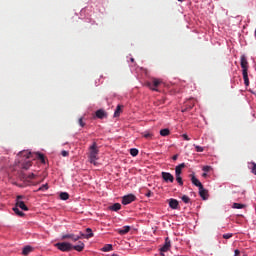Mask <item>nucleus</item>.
I'll return each instance as SVG.
<instances>
[{"instance_id": "obj_1", "label": "nucleus", "mask_w": 256, "mask_h": 256, "mask_svg": "<svg viewBox=\"0 0 256 256\" xmlns=\"http://www.w3.org/2000/svg\"><path fill=\"white\" fill-rule=\"evenodd\" d=\"M89 151L90 163H92V165H97V159H99V157H97L99 155V147H97V142H93L89 148Z\"/></svg>"}, {"instance_id": "obj_2", "label": "nucleus", "mask_w": 256, "mask_h": 256, "mask_svg": "<svg viewBox=\"0 0 256 256\" xmlns=\"http://www.w3.org/2000/svg\"><path fill=\"white\" fill-rule=\"evenodd\" d=\"M55 247L59 249V251H63L64 253H68L73 250V244L69 242H58L55 244Z\"/></svg>"}, {"instance_id": "obj_3", "label": "nucleus", "mask_w": 256, "mask_h": 256, "mask_svg": "<svg viewBox=\"0 0 256 256\" xmlns=\"http://www.w3.org/2000/svg\"><path fill=\"white\" fill-rule=\"evenodd\" d=\"M161 83H162L161 79L152 78V82H146V85L152 91H159V89H157V87H159Z\"/></svg>"}, {"instance_id": "obj_4", "label": "nucleus", "mask_w": 256, "mask_h": 256, "mask_svg": "<svg viewBox=\"0 0 256 256\" xmlns=\"http://www.w3.org/2000/svg\"><path fill=\"white\" fill-rule=\"evenodd\" d=\"M161 177L165 183H173L175 181V177L169 172H162Z\"/></svg>"}, {"instance_id": "obj_5", "label": "nucleus", "mask_w": 256, "mask_h": 256, "mask_svg": "<svg viewBox=\"0 0 256 256\" xmlns=\"http://www.w3.org/2000/svg\"><path fill=\"white\" fill-rule=\"evenodd\" d=\"M137 197L133 194H128L122 198V205H129L130 203H133Z\"/></svg>"}, {"instance_id": "obj_6", "label": "nucleus", "mask_w": 256, "mask_h": 256, "mask_svg": "<svg viewBox=\"0 0 256 256\" xmlns=\"http://www.w3.org/2000/svg\"><path fill=\"white\" fill-rule=\"evenodd\" d=\"M240 65L243 71H249V62L247 61V57L245 55H242L240 57Z\"/></svg>"}, {"instance_id": "obj_7", "label": "nucleus", "mask_w": 256, "mask_h": 256, "mask_svg": "<svg viewBox=\"0 0 256 256\" xmlns=\"http://www.w3.org/2000/svg\"><path fill=\"white\" fill-rule=\"evenodd\" d=\"M65 239H71V241H73L75 243V242L79 241V239H82V238H81V234H79V235L64 234V235H62V240H65Z\"/></svg>"}, {"instance_id": "obj_8", "label": "nucleus", "mask_w": 256, "mask_h": 256, "mask_svg": "<svg viewBox=\"0 0 256 256\" xmlns=\"http://www.w3.org/2000/svg\"><path fill=\"white\" fill-rule=\"evenodd\" d=\"M86 233H87V234H85V233H83V232H79V235H80V237H81L82 239H91V237L94 236L93 230H92L91 228H87V229H86Z\"/></svg>"}, {"instance_id": "obj_9", "label": "nucleus", "mask_w": 256, "mask_h": 256, "mask_svg": "<svg viewBox=\"0 0 256 256\" xmlns=\"http://www.w3.org/2000/svg\"><path fill=\"white\" fill-rule=\"evenodd\" d=\"M171 249V240H169V237L165 239V244L163 247L160 249L161 253H167Z\"/></svg>"}, {"instance_id": "obj_10", "label": "nucleus", "mask_w": 256, "mask_h": 256, "mask_svg": "<svg viewBox=\"0 0 256 256\" xmlns=\"http://www.w3.org/2000/svg\"><path fill=\"white\" fill-rule=\"evenodd\" d=\"M199 195L204 201L209 199V191H207V189H205L203 186L199 188Z\"/></svg>"}, {"instance_id": "obj_11", "label": "nucleus", "mask_w": 256, "mask_h": 256, "mask_svg": "<svg viewBox=\"0 0 256 256\" xmlns=\"http://www.w3.org/2000/svg\"><path fill=\"white\" fill-rule=\"evenodd\" d=\"M15 207H17L18 209H22V211H29V207L25 205L24 201H17Z\"/></svg>"}, {"instance_id": "obj_12", "label": "nucleus", "mask_w": 256, "mask_h": 256, "mask_svg": "<svg viewBox=\"0 0 256 256\" xmlns=\"http://www.w3.org/2000/svg\"><path fill=\"white\" fill-rule=\"evenodd\" d=\"M72 249H74V251H78L79 253H81V251L85 249V243L79 241L77 245H72Z\"/></svg>"}, {"instance_id": "obj_13", "label": "nucleus", "mask_w": 256, "mask_h": 256, "mask_svg": "<svg viewBox=\"0 0 256 256\" xmlns=\"http://www.w3.org/2000/svg\"><path fill=\"white\" fill-rule=\"evenodd\" d=\"M169 207L170 209H179V201H177V199L171 198L169 200Z\"/></svg>"}, {"instance_id": "obj_14", "label": "nucleus", "mask_w": 256, "mask_h": 256, "mask_svg": "<svg viewBox=\"0 0 256 256\" xmlns=\"http://www.w3.org/2000/svg\"><path fill=\"white\" fill-rule=\"evenodd\" d=\"M193 107H195V100L190 99L186 102V109L182 110V113H185L188 109H193Z\"/></svg>"}, {"instance_id": "obj_15", "label": "nucleus", "mask_w": 256, "mask_h": 256, "mask_svg": "<svg viewBox=\"0 0 256 256\" xmlns=\"http://www.w3.org/2000/svg\"><path fill=\"white\" fill-rule=\"evenodd\" d=\"M96 117L98 119H105V117H107V112H105L103 109H99L96 111Z\"/></svg>"}, {"instance_id": "obj_16", "label": "nucleus", "mask_w": 256, "mask_h": 256, "mask_svg": "<svg viewBox=\"0 0 256 256\" xmlns=\"http://www.w3.org/2000/svg\"><path fill=\"white\" fill-rule=\"evenodd\" d=\"M183 169H185V163H181L180 165L176 166L175 175L181 176V171H183Z\"/></svg>"}, {"instance_id": "obj_17", "label": "nucleus", "mask_w": 256, "mask_h": 256, "mask_svg": "<svg viewBox=\"0 0 256 256\" xmlns=\"http://www.w3.org/2000/svg\"><path fill=\"white\" fill-rule=\"evenodd\" d=\"M191 182L193 183V185H195V187H198L199 189L203 187V184L201 183V181H199V179H197V177L195 176H192Z\"/></svg>"}, {"instance_id": "obj_18", "label": "nucleus", "mask_w": 256, "mask_h": 256, "mask_svg": "<svg viewBox=\"0 0 256 256\" xmlns=\"http://www.w3.org/2000/svg\"><path fill=\"white\" fill-rule=\"evenodd\" d=\"M243 75V79H244V85H246V87H249V73L248 71H243L242 72Z\"/></svg>"}, {"instance_id": "obj_19", "label": "nucleus", "mask_w": 256, "mask_h": 256, "mask_svg": "<svg viewBox=\"0 0 256 256\" xmlns=\"http://www.w3.org/2000/svg\"><path fill=\"white\" fill-rule=\"evenodd\" d=\"M21 177H22L23 181H29V180H31V179H35L36 175H35L34 173H31V174H29V175H27V174H22Z\"/></svg>"}, {"instance_id": "obj_20", "label": "nucleus", "mask_w": 256, "mask_h": 256, "mask_svg": "<svg viewBox=\"0 0 256 256\" xmlns=\"http://www.w3.org/2000/svg\"><path fill=\"white\" fill-rule=\"evenodd\" d=\"M131 231V227L130 226H124L123 229H120L118 231L119 235H127V233Z\"/></svg>"}, {"instance_id": "obj_21", "label": "nucleus", "mask_w": 256, "mask_h": 256, "mask_svg": "<svg viewBox=\"0 0 256 256\" xmlns=\"http://www.w3.org/2000/svg\"><path fill=\"white\" fill-rule=\"evenodd\" d=\"M31 251H33V247L31 246H25L22 250V255H29V253H31Z\"/></svg>"}, {"instance_id": "obj_22", "label": "nucleus", "mask_w": 256, "mask_h": 256, "mask_svg": "<svg viewBox=\"0 0 256 256\" xmlns=\"http://www.w3.org/2000/svg\"><path fill=\"white\" fill-rule=\"evenodd\" d=\"M122 111H123V105H118L114 112V117H119V115H121Z\"/></svg>"}, {"instance_id": "obj_23", "label": "nucleus", "mask_w": 256, "mask_h": 256, "mask_svg": "<svg viewBox=\"0 0 256 256\" xmlns=\"http://www.w3.org/2000/svg\"><path fill=\"white\" fill-rule=\"evenodd\" d=\"M249 169H251V173H253L254 175H256V163L255 162H250L248 164Z\"/></svg>"}, {"instance_id": "obj_24", "label": "nucleus", "mask_w": 256, "mask_h": 256, "mask_svg": "<svg viewBox=\"0 0 256 256\" xmlns=\"http://www.w3.org/2000/svg\"><path fill=\"white\" fill-rule=\"evenodd\" d=\"M170 133H171V132L169 131L168 128H165V129L160 130V135H161L162 137H167V136H169Z\"/></svg>"}, {"instance_id": "obj_25", "label": "nucleus", "mask_w": 256, "mask_h": 256, "mask_svg": "<svg viewBox=\"0 0 256 256\" xmlns=\"http://www.w3.org/2000/svg\"><path fill=\"white\" fill-rule=\"evenodd\" d=\"M111 211H119L121 210V205L119 203H115L112 206H110Z\"/></svg>"}, {"instance_id": "obj_26", "label": "nucleus", "mask_w": 256, "mask_h": 256, "mask_svg": "<svg viewBox=\"0 0 256 256\" xmlns=\"http://www.w3.org/2000/svg\"><path fill=\"white\" fill-rule=\"evenodd\" d=\"M14 213H16V215H18L19 217H25V213L21 212V210H19V208H17V206H15L13 208Z\"/></svg>"}, {"instance_id": "obj_27", "label": "nucleus", "mask_w": 256, "mask_h": 256, "mask_svg": "<svg viewBox=\"0 0 256 256\" xmlns=\"http://www.w3.org/2000/svg\"><path fill=\"white\" fill-rule=\"evenodd\" d=\"M60 199H61L62 201H67V199H69V193H67V192H61V193H60Z\"/></svg>"}, {"instance_id": "obj_28", "label": "nucleus", "mask_w": 256, "mask_h": 256, "mask_svg": "<svg viewBox=\"0 0 256 256\" xmlns=\"http://www.w3.org/2000/svg\"><path fill=\"white\" fill-rule=\"evenodd\" d=\"M113 250V245L111 244H106L103 248L102 251H104L105 253L112 251Z\"/></svg>"}, {"instance_id": "obj_29", "label": "nucleus", "mask_w": 256, "mask_h": 256, "mask_svg": "<svg viewBox=\"0 0 256 256\" xmlns=\"http://www.w3.org/2000/svg\"><path fill=\"white\" fill-rule=\"evenodd\" d=\"M19 155H21L22 157H26V159L31 158V152H29V151H22L19 153Z\"/></svg>"}, {"instance_id": "obj_30", "label": "nucleus", "mask_w": 256, "mask_h": 256, "mask_svg": "<svg viewBox=\"0 0 256 256\" xmlns=\"http://www.w3.org/2000/svg\"><path fill=\"white\" fill-rule=\"evenodd\" d=\"M142 135L145 139H149V140L153 139V133L151 132H143Z\"/></svg>"}, {"instance_id": "obj_31", "label": "nucleus", "mask_w": 256, "mask_h": 256, "mask_svg": "<svg viewBox=\"0 0 256 256\" xmlns=\"http://www.w3.org/2000/svg\"><path fill=\"white\" fill-rule=\"evenodd\" d=\"M130 155H132V157H137L139 155V150L137 148L130 149Z\"/></svg>"}, {"instance_id": "obj_32", "label": "nucleus", "mask_w": 256, "mask_h": 256, "mask_svg": "<svg viewBox=\"0 0 256 256\" xmlns=\"http://www.w3.org/2000/svg\"><path fill=\"white\" fill-rule=\"evenodd\" d=\"M232 207L233 209H244L245 204L234 203Z\"/></svg>"}, {"instance_id": "obj_33", "label": "nucleus", "mask_w": 256, "mask_h": 256, "mask_svg": "<svg viewBox=\"0 0 256 256\" xmlns=\"http://www.w3.org/2000/svg\"><path fill=\"white\" fill-rule=\"evenodd\" d=\"M49 189V184H44L41 187H39L36 191H47Z\"/></svg>"}, {"instance_id": "obj_34", "label": "nucleus", "mask_w": 256, "mask_h": 256, "mask_svg": "<svg viewBox=\"0 0 256 256\" xmlns=\"http://www.w3.org/2000/svg\"><path fill=\"white\" fill-rule=\"evenodd\" d=\"M182 201H183V203H190L191 198H189V196H187V195H183L182 196Z\"/></svg>"}, {"instance_id": "obj_35", "label": "nucleus", "mask_w": 256, "mask_h": 256, "mask_svg": "<svg viewBox=\"0 0 256 256\" xmlns=\"http://www.w3.org/2000/svg\"><path fill=\"white\" fill-rule=\"evenodd\" d=\"M37 157L41 161V163H45V155L37 153Z\"/></svg>"}, {"instance_id": "obj_36", "label": "nucleus", "mask_w": 256, "mask_h": 256, "mask_svg": "<svg viewBox=\"0 0 256 256\" xmlns=\"http://www.w3.org/2000/svg\"><path fill=\"white\" fill-rule=\"evenodd\" d=\"M29 167H31V161H27L22 165V169H29Z\"/></svg>"}, {"instance_id": "obj_37", "label": "nucleus", "mask_w": 256, "mask_h": 256, "mask_svg": "<svg viewBox=\"0 0 256 256\" xmlns=\"http://www.w3.org/2000/svg\"><path fill=\"white\" fill-rule=\"evenodd\" d=\"M176 181H177L178 185L183 186V178H181V176H176Z\"/></svg>"}, {"instance_id": "obj_38", "label": "nucleus", "mask_w": 256, "mask_h": 256, "mask_svg": "<svg viewBox=\"0 0 256 256\" xmlns=\"http://www.w3.org/2000/svg\"><path fill=\"white\" fill-rule=\"evenodd\" d=\"M194 147H195L197 153H203V151H204L203 147L197 146V145H194Z\"/></svg>"}, {"instance_id": "obj_39", "label": "nucleus", "mask_w": 256, "mask_h": 256, "mask_svg": "<svg viewBox=\"0 0 256 256\" xmlns=\"http://www.w3.org/2000/svg\"><path fill=\"white\" fill-rule=\"evenodd\" d=\"M202 171H204V173H209V171H211V166H204Z\"/></svg>"}, {"instance_id": "obj_40", "label": "nucleus", "mask_w": 256, "mask_h": 256, "mask_svg": "<svg viewBox=\"0 0 256 256\" xmlns=\"http://www.w3.org/2000/svg\"><path fill=\"white\" fill-rule=\"evenodd\" d=\"M231 237H233V233L223 234V239H231Z\"/></svg>"}, {"instance_id": "obj_41", "label": "nucleus", "mask_w": 256, "mask_h": 256, "mask_svg": "<svg viewBox=\"0 0 256 256\" xmlns=\"http://www.w3.org/2000/svg\"><path fill=\"white\" fill-rule=\"evenodd\" d=\"M23 199H25V196H24V195H18V196L16 197V202H17V201H23Z\"/></svg>"}, {"instance_id": "obj_42", "label": "nucleus", "mask_w": 256, "mask_h": 256, "mask_svg": "<svg viewBox=\"0 0 256 256\" xmlns=\"http://www.w3.org/2000/svg\"><path fill=\"white\" fill-rule=\"evenodd\" d=\"M78 123H79L80 127H85V122H83V118H80L78 120Z\"/></svg>"}, {"instance_id": "obj_43", "label": "nucleus", "mask_w": 256, "mask_h": 256, "mask_svg": "<svg viewBox=\"0 0 256 256\" xmlns=\"http://www.w3.org/2000/svg\"><path fill=\"white\" fill-rule=\"evenodd\" d=\"M61 155H62V157H69V152H67L66 150H63L61 152Z\"/></svg>"}, {"instance_id": "obj_44", "label": "nucleus", "mask_w": 256, "mask_h": 256, "mask_svg": "<svg viewBox=\"0 0 256 256\" xmlns=\"http://www.w3.org/2000/svg\"><path fill=\"white\" fill-rule=\"evenodd\" d=\"M182 137L185 141H191V138L187 134H183Z\"/></svg>"}, {"instance_id": "obj_45", "label": "nucleus", "mask_w": 256, "mask_h": 256, "mask_svg": "<svg viewBox=\"0 0 256 256\" xmlns=\"http://www.w3.org/2000/svg\"><path fill=\"white\" fill-rule=\"evenodd\" d=\"M151 195H153V192H151V190H148L146 193V197H151Z\"/></svg>"}, {"instance_id": "obj_46", "label": "nucleus", "mask_w": 256, "mask_h": 256, "mask_svg": "<svg viewBox=\"0 0 256 256\" xmlns=\"http://www.w3.org/2000/svg\"><path fill=\"white\" fill-rule=\"evenodd\" d=\"M173 161H177V159H179V155L178 154H175L173 157H172Z\"/></svg>"}, {"instance_id": "obj_47", "label": "nucleus", "mask_w": 256, "mask_h": 256, "mask_svg": "<svg viewBox=\"0 0 256 256\" xmlns=\"http://www.w3.org/2000/svg\"><path fill=\"white\" fill-rule=\"evenodd\" d=\"M240 254H241V252L239 250L234 251V256H239Z\"/></svg>"}, {"instance_id": "obj_48", "label": "nucleus", "mask_w": 256, "mask_h": 256, "mask_svg": "<svg viewBox=\"0 0 256 256\" xmlns=\"http://www.w3.org/2000/svg\"><path fill=\"white\" fill-rule=\"evenodd\" d=\"M202 177H207V172H204V173L202 174Z\"/></svg>"}, {"instance_id": "obj_49", "label": "nucleus", "mask_w": 256, "mask_h": 256, "mask_svg": "<svg viewBox=\"0 0 256 256\" xmlns=\"http://www.w3.org/2000/svg\"><path fill=\"white\" fill-rule=\"evenodd\" d=\"M130 61H131L132 63H134V62H135V59H134V58H131Z\"/></svg>"}, {"instance_id": "obj_50", "label": "nucleus", "mask_w": 256, "mask_h": 256, "mask_svg": "<svg viewBox=\"0 0 256 256\" xmlns=\"http://www.w3.org/2000/svg\"><path fill=\"white\" fill-rule=\"evenodd\" d=\"M180 3H183L184 0H178Z\"/></svg>"}, {"instance_id": "obj_51", "label": "nucleus", "mask_w": 256, "mask_h": 256, "mask_svg": "<svg viewBox=\"0 0 256 256\" xmlns=\"http://www.w3.org/2000/svg\"><path fill=\"white\" fill-rule=\"evenodd\" d=\"M112 256H119V255H117V254H112Z\"/></svg>"}]
</instances>
